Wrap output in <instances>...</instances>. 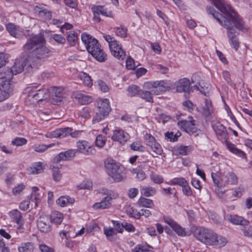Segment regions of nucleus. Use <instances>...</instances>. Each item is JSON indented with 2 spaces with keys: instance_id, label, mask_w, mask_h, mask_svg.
I'll list each match as a JSON object with an SVG mask.
<instances>
[{
  "instance_id": "obj_1",
  "label": "nucleus",
  "mask_w": 252,
  "mask_h": 252,
  "mask_svg": "<svg viewBox=\"0 0 252 252\" xmlns=\"http://www.w3.org/2000/svg\"><path fill=\"white\" fill-rule=\"evenodd\" d=\"M213 4L222 13V14L216 11L213 7L207 6L206 10L209 14L213 17L221 26L227 29L228 41L232 48L237 51L240 46L238 38L239 33L234 29L235 27L239 30L245 29V24L234 10L228 4L222 0H210Z\"/></svg>"
},
{
  "instance_id": "obj_2",
  "label": "nucleus",
  "mask_w": 252,
  "mask_h": 252,
  "mask_svg": "<svg viewBox=\"0 0 252 252\" xmlns=\"http://www.w3.org/2000/svg\"><path fill=\"white\" fill-rule=\"evenodd\" d=\"M50 93L53 99L58 102L62 101L64 98L63 89L60 87H53L50 90L46 88H39L38 86L32 85L26 88L25 93L27 94L26 103L27 105L35 104L46 99Z\"/></svg>"
},
{
  "instance_id": "obj_3",
  "label": "nucleus",
  "mask_w": 252,
  "mask_h": 252,
  "mask_svg": "<svg viewBox=\"0 0 252 252\" xmlns=\"http://www.w3.org/2000/svg\"><path fill=\"white\" fill-rule=\"evenodd\" d=\"M193 235L204 244L215 248H222L227 243V240L225 237L219 235L213 230L204 227L196 228L194 231Z\"/></svg>"
},
{
  "instance_id": "obj_4",
  "label": "nucleus",
  "mask_w": 252,
  "mask_h": 252,
  "mask_svg": "<svg viewBox=\"0 0 252 252\" xmlns=\"http://www.w3.org/2000/svg\"><path fill=\"white\" fill-rule=\"evenodd\" d=\"M26 52H32L38 60H44L51 55L49 49L45 46V40L42 35H36L27 41L23 46Z\"/></svg>"
},
{
  "instance_id": "obj_5",
  "label": "nucleus",
  "mask_w": 252,
  "mask_h": 252,
  "mask_svg": "<svg viewBox=\"0 0 252 252\" xmlns=\"http://www.w3.org/2000/svg\"><path fill=\"white\" fill-rule=\"evenodd\" d=\"M81 38L86 49L97 61L104 62L107 59V55L104 52L98 41L86 33L82 34Z\"/></svg>"
},
{
  "instance_id": "obj_6",
  "label": "nucleus",
  "mask_w": 252,
  "mask_h": 252,
  "mask_svg": "<svg viewBox=\"0 0 252 252\" xmlns=\"http://www.w3.org/2000/svg\"><path fill=\"white\" fill-rule=\"evenodd\" d=\"M104 164L109 176L115 182H121L123 179L124 167L112 158H107Z\"/></svg>"
},
{
  "instance_id": "obj_7",
  "label": "nucleus",
  "mask_w": 252,
  "mask_h": 252,
  "mask_svg": "<svg viewBox=\"0 0 252 252\" xmlns=\"http://www.w3.org/2000/svg\"><path fill=\"white\" fill-rule=\"evenodd\" d=\"M146 88L151 90L152 92L158 95L171 90L173 85L169 80H160L154 82H147L144 83Z\"/></svg>"
},
{
  "instance_id": "obj_8",
  "label": "nucleus",
  "mask_w": 252,
  "mask_h": 252,
  "mask_svg": "<svg viewBox=\"0 0 252 252\" xmlns=\"http://www.w3.org/2000/svg\"><path fill=\"white\" fill-rule=\"evenodd\" d=\"M103 37L109 44L111 54L118 60H124L126 56V52L119 42L109 35H104Z\"/></svg>"
},
{
  "instance_id": "obj_9",
  "label": "nucleus",
  "mask_w": 252,
  "mask_h": 252,
  "mask_svg": "<svg viewBox=\"0 0 252 252\" xmlns=\"http://www.w3.org/2000/svg\"><path fill=\"white\" fill-rule=\"evenodd\" d=\"M111 111V108L109 104L108 99H103L98 103L95 115L94 116L92 122L93 124L97 123L103 120L108 115Z\"/></svg>"
},
{
  "instance_id": "obj_10",
  "label": "nucleus",
  "mask_w": 252,
  "mask_h": 252,
  "mask_svg": "<svg viewBox=\"0 0 252 252\" xmlns=\"http://www.w3.org/2000/svg\"><path fill=\"white\" fill-rule=\"evenodd\" d=\"M189 120H181L178 122V126L184 131L191 134L196 133L195 120L192 117H189Z\"/></svg>"
},
{
  "instance_id": "obj_11",
  "label": "nucleus",
  "mask_w": 252,
  "mask_h": 252,
  "mask_svg": "<svg viewBox=\"0 0 252 252\" xmlns=\"http://www.w3.org/2000/svg\"><path fill=\"white\" fill-rule=\"evenodd\" d=\"M92 11L93 13V20L97 23L101 21L99 17L101 15L106 17H112V13L111 11H107V9L101 5H94L92 7Z\"/></svg>"
},
{
  "instance_id": "obj_12",
  "label": "nucleus",
  "mask_w": 252,
  "mask_h": 252,
  "mask_svg": "<svg viewBox=\"0 0 252 252\" xmlns=\"http://www.w3.org/2000/svg\"><path fill=\"white\" fill-rule=\"evenodd\" d=\"M37 226L38 229L43 232L51 230V219L48 215H42L38 219Z\"/></svg>"
},
{
  "instance_id": "obj_13",
  "label": "nucleus",
  "mask_w": 252,
  "mask_h": 252,
  "mask_svg": "<svg viewBox=\"0 0 252 252\" xmlns=\"http://www.w3.org/2000/svg\"><path fill=\"white\" fill-rule=\"evenodd\" d=\"M212 125L218 138L220 140H226L228 137L226 128L219 122H213Z\"/></svg>"
},
{
  "instance_id": "obj_14",
  "label": "nucleus",
  "mask_w": 252,
  "mask_h": 252,
  "mask_svg": "<svg viewBox=\"0 0 252 252\" xmlns=\"http://www.w3.org/2000/svg\"><path fill=\"white\" fill-rule=\"evenodd\" d=\"M190 80L187 78L179 79L175 83L176 92L178 93L189 92L190 90Z\"/></svg>"
},
{
  "instance_id": "obj_15",
  "label": "nucleus",
  "mask_w": 252,
  "mask_h": 252,
  "mask_svg": "<svg viewBox=\"0 0 252 252\" xmlns=\"http://www.w3.org/2000/svg\"><path fill=\"white\" fill-rule=\"evenodd\" d=\"M111 139L112 140L117 141L124 145L129 139L128 133L122 129H116L113 131V135Z\"/></svg>"
},
{
  "instance_id": "obj_16",
  "label": "nucleus",
  "mask_w": 252,
  "mask_h": 252,
  "mask_svg": "<svg viewBox=\"0 0 252 252\" xmlns=\"http://www.w3.org/2000/svg\"><path fill=\"white\" fill-rule=\"evenodd\" d=\"M224 219L235 225H248L249 221L237 215L227 214Z\"/></svg>"
},
{
  "instance_id": "obj_17",
  "label": "nucleus",
  "mask_w": 252,
  "mask_h": 252,
  "mask_svg": "<svg viewBox=\"0 0 252 252\" xmlns=\"http://www.w3.org/2000/svg\"><path fill=\"white\" fill-rule=\"evenodd\" d=\"M12 91L13 88L10 83H3L0 87V102L8 98Z\"/></svg>"
},
{
  "instance_id": "obj_18",
  "label": "nucleus",
  "mask_w": 252,
  "mask_h": 252,
  "mask_svg": "<svg viewBox=\"0 0 252 252\" xmlns=\"http://www.w3.org/2000/svg\"><path fill=\"white\" fill-rule=\"evenodd\" d=\"M6 29L9 34L16 38H19L23 34V30L15 24L9 23L6 25Z\"/></svg>"
},
{
  "instance_id": "obj_19",
  "label": "nucleus",
  "mask_w": 252,
  "mask_h": 252,
  "mask_svg": "<svg viewBox=\"0 0 252 252\" xmlns=\"http://www.w3.org/2000/svg\"><path fill=\"white\" fill-rule=\"evenodd\" d=\"M77 150L86 155L92 154V148L90 144L85 140H79L77 142Z\"/></svg>"
},
{
  "instance_id": "obj_20",
  "label": "nucleus",
  "mask_w": 252,
  "mask_h": 252,
  "mask_svg": "<svg viewBox=\"0 0 252 252\" xmlns=\"http://www.w3.org/2000/svg\"><path fill=\"white\" fill-rule=\"evenodd\" d=\"M72 97L81 105L88 104L93 101L92 97L77 91L72 93Z\"/></svg>"
},
{
  "instance_id": "obj_21",
  "label": "nucleus",
  "mask_w": 252,
  "mask_h": 252,
  "mask_svg": "<svg viewBox=\"0 0 252 252\" xmlns=\"http://www.w3.org/2000/svg\"><path fill=\"white\" fill-rule=\"evenodd\" d=\"M164 220L178 235L181 236H185L186 235L185 229L178 224L174 220L167 217L164 218Z\"/></svg>"
},
{
  "instance_id": "obj_22",
  "label": "nucleus",
  "mask_w": 252,
  "mask_h": 252,
  "mask_svg": "<svg viewBox=\"0 0 252 252\" xmlns=\"http://www.w3.org/2000/svg\"><path fill=\"white\" fill-rule=\"evenodd\" d=\"M70 131L69 127L57 129L46 134V137L49 138H63L68 135V132Z\"/></svg>"
},
{
  "instance_id": "obj_23",
  "label": "nucleus",
  "mask_w": 252,
  "mask_h": 252,
  "mask_svg": "<svg viewBox=\"0 0 252 252\" xmlns=\"http://www.w3.org/2000/svg\"><path fill=\"white\" fill-rule=\"evenodd\" d=\"M76 152L74 150H69L65 152H61L54 158V161L58 163L62 160H68L74 157Z\"/></svg>"
},
{
  "instance_id": "obj_24",
  "label": "nucleus",
  "mask_w": 252,
  "mask_h": 252,
  "mask_svg": "<svg viewBox=\"0 0 252 252\" xmlns=\"http://www.w3.org/2000/svg\"><path fill=\"white\" fill-rule=\"evenodd\" d=\"M221 180L222 182H224V186L227 184L237 185L238 183L237 177L236 174L232 172H228L224 176H222Z\"/></svg>"
},
{
  "instance_id": "obj_25",
  "label": "nucleus",
  "mask_w": 252,
  "mask_h": 252,
  "mask_svg": "<svg viewBox=\"0 0 252 252\" xmlns=\"http://www.w3.org/2000/svg\"><path fill=\"white\" fill-rule=\"evenodd\" d=\"M27 60L20 61L19 60H16L14 64L10 68L11 72L13 73V75H16L17 74L21 73L26 65V61Z\"/></svg>"
},
{
  "instance_id": "obj_26",
  "label": "nucleus",
  "mask_w": 252,
  "mask_h": 252,
  "mask_svg": "<svg viewBox=\"0 0 252 252\" xmlns=\"http://www.w3.org/2000/svg\"><path fill=\"white\" fill-rule=\"evenodd\" d=\"M9 217L13 221L16 222L20 226L24 224V220L21 212L18 210H13L9 213Z\"/></svg>"
},
{
  "instance_id": "obj_27",
  "label": "nucleus",
  "mask_w": 252,
  "mask_h": 252,
  "mask_svg": "<svg viewBox=\"0 0 252 252\" xmlns=\"http://www.w3.org/2000/svg\"><path fill=\"white\" fill-rule=\"evenodd\" d=\"M13 76V73L11 72L10 68H4L2 71L0 72V79L4 80L3 83H10V81Z\"/></svg>"
},
{
  "instance_id": "obj_28",
  "label": "nucleus",
  "mask_w": 252,
  "mask_h": 252,
  "mask_svg": "<svg viewBox=\"0 0 252 252\" xmlns=\"http://www.w3.org/2000/svg\"><path fill=\"white\" fill-rule=\"evenodd\" d=\"M36 11L38 12L39 17L45 21L50 20L52 18L51 12L46 8L37 7Z\"/></svg>"
},
{
  "instance_id": "obj_29",
  "label": "nucleus",
  "mask_w": 252,
  "mask_h": 252,
  "mask_svg": "<svg viewBox=\"0 0 252 252\" xmlns=\"http://www.w3.org/2000/svg\"><path fill=\"white\" fill-rule=\"evenodd\" d=\"M146 144L152 150L156 146L160 145L156 140L155 137L149 133H146L144 136Z\"/></svg>"
},
{
  "instance_id": "obj_30",
  "label": "nucleus",
  "mask_w": 252,
  "mask_h": 252,
  "mask_svg": "<svg viewBox=\"0 0 252 252\" xmlns=\"http://www.w3.org/2000/svg\"><path fill=\"white\" fill-rule=\"evenodd\" d=\"M74 199L68 196H62L56 200L58 205L61 207H64L69 204H72L74 203Z\"/></svg>"
},
{
  "instance_id": "obj_31",
  "label": "nucleus",
  "mask_w": 252,
  "mask_h": 252,
  "mask_svg": "<svg viewBox=\"0 0 252 252\" xmlns=\"http://www.w3.org/2000/svg\"><path fill=\"white\" fill-rule=\"evenodd\" d=\"M140 190L141 195L146 197L154 196L157 192L156 189L152 187H141Z\"/></svg>"
},
{
  "instance_id": "obj_32",
  "label": "nucleus",
  "mask_w": 252,
  "mask_h": 252,
  "mask_svg": "<svg viewBox=\"0 0 252 252\" xmlns=\"http://www.w3.org/2000/svg\"><path fill=\"white\" fill-rule=\"evenodd\" d=\"M111 205L109 198L104 197L100 202H97L93 205L94 209H104L108 208Z\"/></svg>"
},
{
  "instance_id": "obj_33",
  "label": "nucleus",
  "mask_w": 252,
  "mask_h": 252,
  "mask_svg": "<svg viewBox=\"0 0 252 252\" xmlns=\"http://www.w3.org/2000/svg\"><path fill=\"white\" fill-rule=\"evenodd\" d=\"M137 204L140 207H144L146 208H152L154 204L153 200L148 198L141 196L138 201Z\"/></svg>"
},
{
  "instance_id": "obj_34",
  "label": "nucleus",
  "mask_w": 252,
  "mask_h": 252,
  "mask_svg": "<svg viewBox=\"0 0 252 252\" xmlns=\"http://www.w3.org/2000/svg\"><path fill=\"white\" fill-rule=\"evenodd\" d=\"M227 147L228 149L232 153L238 155V156L240 157L241 158H244L246 157L245 153L241 151V150H239L236 148L235 146L230 143L227 142L226 143Z\"/></svg>"
},
{
  "instance_id": "obj_35",
  "label": "nucleus",
  "mask_w": 252,
  "mask_h": 252,
  "mask_svg": "<svg viewBox=\"0 0 252 252\" xmlns=\"http://www.w3.org/2000/svg\"><path fill=\"white\" fill-rule=\"evenodd\" d=\"M79 77L85 86L88 87H91L92 86L93 80L89 74L85 72H82L80 74Z\"/></svg>"
},
{
  "instance_id": "obj_36",
  "label": "nucleus",
  "mask_w": 252,
  "mask_h": 252,
  "mask_svg": "<svg viewBox=\"0 0 252 252\" xmlns=\"http://www.w3.org/2000/svg\"><path fill=\"white\" fill-rule=\"evenodd\" d=\"M51 222H53L56 224H60L63 221V214L58 211H55L52 213V215L51 216Z\"/></svg>"
},
{
  "instance_id": "obj_37",
  "label": "nucleus",
  "mask_w": 252,
  "mask_h": 252,
  "mask_svg": "<svg viewBox=\"0 0 252 252\" xmlns=\"http://www.w3.org/2000/svg\"><path fill=\"white\" fill-rule=\"evenodd\" d=\"M67 40L71 46H74L78 41V36L74 31H69L67 32Z\"/></svg>"
},
{
  "instance_id": "obj_38",
  "label": "nucleus",
  "mask_w": 252,
  "mask_h": 252,
  "mask_svg": "<svg viewBox=\"0 0 252 252\" xmlns=\"http://www.w3.org/2000/svg\"><path fill=\"white\" fill-rule=\"evenodd\" d=\"M31 173L33 174H37L43 171V163L41 162H35L31 167Z\"/></svg>"
},
{
  "instance_id": "obj_39",
  "label": "nucleus",
  "mask_w": 252,
  "mask_h": 252,
  "mask_svg": "<svg viewBox=\"0 0 252 252\" xmlns=\"http://www.w3.org/2000/svg\"><path fill=\"white\" fill-rule=\"evenodd\" d=\"M212 105L210 100L205 99V105L203 107V113L206 116H209L212 111Z\"/></svg>"
},
{
  "instance_id": "obj_40",
  "label": "nucleus",
  "mask_w": 252,
  "mask_h": 252,
  "mask_svg": "<svg viewBox=\"0 0 252 252\" xmlns=\"http://www.w3.org/2000/svg\"><path fill=\"white\" fill-rule=\"evenodd\" d=\"M126 212L127 214L131 217L137 219L140 218V212H138L137 210L131 206H128L126 208Z\"/></svg>"
},
{
  "instance_id": "obj_41",
  "label": "nucleus",
  "mask_w": 252,
  "mask_h": 252,
  "mask_svg": "<svg viewBox=\"0 0 252 252\" xmlns=\"http://www.w3.org/2000/svg\"><path fill=\"white\" fill-rule=\"evenodd\" d=\"M139 95L141 98L145 99L146 101L149 102H153V97L151 95V93L148 91H140Z\"/></svg>"
},
{
  "instance_id": "obj_42",
  "label": "nucleus",
  "mask_w": 252,
  "mask_h": 252,
  "mask_svg": "<svg viewBox=\"0 0 252 252\" xmlns=\"http://www.w3.org/2000/svg\"><path fill=\"white\" fill-rule=\"evenodd\" d=\"M33 249V244L31 242H27L22 244L21 246L18 248V251L19 252H28Z\"/></svg>"
},
{
  "instance_id": "obj_43",
  "label": "nucleus",
  "mask_w": 252,
  "mask_h": 252,
  "mask_svg": "<svg viewBox=\"0 0 252 252\" xmlns=\"http://www.w3.org/2000/svg\"><path fill=\"white\" fill-rule=\"evenodd\" d=\"M104 233L108 240L113 241L114 240V235L116 234V232L114 228L105 227L104 228Z\"/></svg>"
},
{
  "instance_id": "obj_44",
  "label": "nucleus",
  "mask_w": 252,
  "mask_h": 252,
  "mask_svg": "<svg viewBox=\"0 0 252 252\" xmlns=\"http://www.w3.org/2000/svg\"><path fill=\"white\" fill-rule=\"evenodd\" d=\"M52 170V175L54 180L55 181H59L62 178V174L59 170V167L54 165L51 166Z\"/></svg>"
},
{
  "instance_id": "obj_45",
  "label": "nucleus",
  "mask_w": 252,
  "mask_h": 252,
  "mask_svg": "<svg viewBox=\"0 0 252 252\" xmlns=\"http://www.w3.org/2000/svg\"><path fill=\"white\" fill-rule=\"evenodd\" d=\"M42 195L39 193H32L30 199V203H34V205L36 206L39 202Z\"/></svg>"
},
{
  "instance_id": "obj_46",
  "label": "nucleus",
  "mask_w": 252,
  "mask_h": 252,
  "mask_svg": "<svg viewBox=\"0 0 252 252\" xmlns=\"http://www.w3.org/2000/svg\"><path fill=\"white\" fill-rule=\"evenodd\" d=\"M54 144H49L48 145H34L32 146L33 149L34 151L38 153H43L46 151L48 148L52 147Z\"/></svg>"
},
{
  "instance_id": "obj_47",
  "label": "nucleus",
  "mask_w": 252,
  "mask_h": 252,
  "mask_svg": "<svg viewBox=\"0 0 252 252\" xmlns=\"http://www.w3.org/2000/svg\"><path fill=\"white\" fill-rule=\"evenodd\" d=\"M27 142L26 139L23 137H16L13 139L11 144L16 146H21L25 145Z\"/></svg>"
},
{
  "instance_id": "obj_48",
  "label": "nucleus",
  "mask_w": 252,
  "mask_h": 252,
  "mask_svg": "<svg viewBox=\"0 0 252 252\" xmlns=\"http://www.w3.org/2000/svg\"><path fill=\"white\" fill-rule=\"evenodd\" d=\"M131 149L134 151L143 152L144 147L139 142H133L130 145Z\"/></svg>"
},
{
  "instance_id": "obj_49",
  "label": "nucleus",
  "mask_w": 252,
  "mask_h": 252,
  "mask_svg": "<svg viewBox=\"0 0 252 252\" xmlns=\"http://www.w3.org/2000/svg\"><path fill=\"white\" fill-rule=\"evenodd\" d=\"M127 91L128 92V95L130 96H133L137 94H139L140 92L138 90V87L134 85L129 86Z\"/></svg>"
},
{
  "instance_id": "obj_50",
  "label": "nucleus",
  "mask_w": 252,
  "mask_h": 252,
  "mask_svg": "<svg viewBox=\"0 0 252 252\" xmlns=\"http://www.w3.org/2000/svg\"><path fill=\"white\" fill-rule=\"evenodd\" d=\"M127 31V30L126 28L119 27L116 28L115 32L118 36L124 38L126 36Z\"/></svg>"
},
{
  "instance_id": "obj_51",
  "label": "nucleus",
  "mask_w": 252,
  "mask_h": 252,
  "mask_svg": "<svg viewBox=\"0 0 252 252\" xmlns=\"http://www.w3.org/2000/svg\"><path fill=\"white\" fill-rule=\"evenodd\" d=\"M93 184L92 182L88 181H83L78 186V188L79 189H90L92 188Z\"/></svg>"
},
{
  "instance_id": "obj_52",
  "label": "nucleus",
  "mask_w": 252,
  "mask_h": 252,
  "mask_svg": "<svg viewBox=\"0 0 252 252\" xmlns=\"http://www.w3.org/2000/svg\"><path fill=\"white\" fill-rule=\"evenodd\" d=\"M106 143V139L104 136L102 135H98L95 139V145L96 146L102 148Z\"/></svg>"
},
{
  "instance_id": "obj_53",
  "label": "nucleus",
  "mask_w": 252,
  "mask_h": 252,
  "mask_svg": "<svg viewBox=\"0 0 252 252\" xmlns=\"http://www.w3.org/2000/svg\"><path fill=\"white\" fill-rule=\"evenodd\" d=\"M25 187L26 185L24 183L19 184L12 189V193L15 195L20 194L25 189Z\"/></svg>"
},
{
  "instance_id": "obj_54",
  "label": "nucleus",
  "mask_w": 252,
  "mask_h": 252,
  "mask_svg": "<svg viewBox=\"0 0 252 252\" xmlns=\"http://www.w3.org/2000/svg\"><path fill=\"white\" fill-rule=\"evenodd\" d=\"M99 226L96 223H93L89 225L86 229V232L87 234H94V232L98 230Z\"/></svg>"
},
{
  "instance_id": "obj_55",
  "label": "nucleus",
  "mask_w": 252,
  "mask_h": 252,
  "mask_svg": "<svg viewBox=\"0 0 252 252\" xmlns=\"http://www.w3.org/2000/svg\"><path fill=\"white\" fill-rule=\"evenodd\" d=\"M187 181L183 178H175L172 180V184L178 185L182 187L186 185Z\"/></svg>"
},
{
  "instance_id": "obj_56",
  "label": "nucleus",
  "mask_w": 252,
  "mask_h": 252,
  "mask_svg": "<svg viewBox=\"0 0 252 252\" xmlns=\"http://www.w3.org/2000/svg\"><path fill=\"white\" fill-rule=\"evenodd\" d=\"M211 177L214 184L218 187L219 185L222 186L223 182H222L221 178L220 179V176L216 173H212Z\"/></svg>"
},
{
  "instance_id": "obj_57",
  "label": "nucleus",
  "mask_w": 252,
  "mask_h": 252,
  "mask_svg": "<svg viewBox=\"0 0 252 252\" xmlns=\"http://www.w3.org/2000/svg\"><path fill=\"white\" fill-rule=\"evenodd\" d=\"M8 55L3 52H0V68L6 64L8 62Z\"/></svg>"
},
{
  "instance_id": "obj_58",
  "label": "nucleus",
  "mask_w": 252,
  "mask_h": 252,
  "mask_svg": "<svg viewBox=\"0 0 252 252\" xmlns=\"http://www.w3.org/2000/svg\"><path fill=\"white\" fill-rule=\"evenodd\" d=\"M150 177L151 180L156 184H160L163 182V178L160 175L152 173Z\"/></svg>"
},
{
  "instance_id": "obj_59",
  "label": "nucleus",
  "mask_w": 252,
  "mask_h": 252,
  "mask_svg": "<svg viewBox=\"0 0 252 252\" xmlns=\"http://www.w3.org/2000/svg\"><path fill=\"white\" fill-rule=\"evenodd\" d=\"M135 62L133 59L129 57L126 61V67L128 69L134 70L135 68Z\"/></svg>"
},
{
  "instance_id": "obj_60",
  "label": "nucleus",
  "mask_w": 252,
  "mask_h": 252,
  "mask_svg": "<svg viewBox=\"0 0 252 252\" xmlns=\"http://www.w3.org/2000/svg\"><path fill=\"white\" fill-rule=\"evenodd\" d=\"M165 136L167 139H169L170 141L175 142L177 141L178 136L177 134H174L173 132H167L165 133Z\"/></svg>"
},
{
  "instance_id": "obj_61",
  "label": "nucleus",
  "mask_w": 252,
  "mask_h": 252,
  "mask_svg": "<svg viewBox=\"0 0 252 252\" xmlns=\"http://www.w3.org/2000/svg\"><path fill=\"white\" fill-rule=\"evenodd\" d=\"M151 150L154 153V155H152L154 157H157L158 155H161L163 152V150L160 145L157 146H156Z\"/></svg>"
},
{
  "instance_id": "obj_62",
  "label": "nucleus",
  "mask_w": 252,
  "mask_h": 252,
  "mask_svg": "<svg viewBox=\"0 0 252 252\" xmlns=\"http://www.w3.org/2000/svg\"><path fill=\"white\" fill-rule=\"evenodd\" d=\"M242 231L245 236L252 237V227L251 226L247 225L242 229Z\"/></svg>"
},
{
  "instance_id": "obj_63",
  "label": "nucleus",
  "mask_w": 252,
  "mask_h": 252,
  "mask_svg": "<svg viewBox=\"0 0 252 252\" xmlns=\"http://www.w3.org/2000/svg\"><path fill=\"white\" fill-rule=\"evenodd\" d=\"M98 85L99 88L103 92H107L109 90V88L106 84L101 80L98 81Z\"/></svg>"
},
{
  "instance_id": "obj_64",
  "label": "nucleus",
  "mask_w": 252,
  "mask_h": 252,
  "mask_svg": "<svg viewBox=\"0 0 252 252\" xmlns=\"http://www.w3.org/2000/svg\"><path fill=\"white\" fill-rule=\"evenodd\" d=\"M149 249L143 246L138 245L132 250V252H149Z\"/></svg>"
}]
</instances>
